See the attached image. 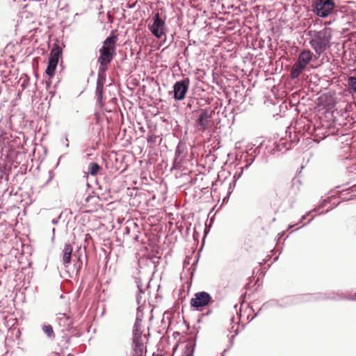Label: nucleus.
I'll return each mask as SVG.
<instances>
[{"label":"nucleus","instance_id":"3","mask_svg":"<svg viewBox=\"0 0 356 356\" xmlns=\"http://www.w3.org/2000/svg\"><path fill=\"white\" fill-rule=\"evenodd\" d=\"M312 11L319 17H327L335 8L334 0H313L312 4Z\"/></svg>","mask_w":356,"mask_h":356},{"label":"nucleus","instance_id":"19","mask_svg":"<svg viewBox=\"0 0 356 356\" xmlns=\"http://www.w3.org/2000/svg\"><path fill=\"white\" fill-rule=\"evenodd\" d=\"M349 92L353 94L356 92V77L350 76L348 79Z\"/></svg>","mask_w":356,"mask_h":356},{"label":"nucleus","instance_id":"11","mask_svg":"<svg viewBox=\"0 0 356 356\" xmlns=\"http://www.w3.org/2000/svg\"><path fill=\"white\" fill-rule=\"evenodd\" d=\"M73 248L70 244H65L63 250L62 260L65 267H67L71 262Z\"/></svg>","mask_w":356,"mask_h":356},{"label":"nucleus","instance_id":"10","mask_svg":"<svg viewBox=\"0 0 356 356\" xmlns=\"http://www.w3.org/2000/svg\"><path fill=\"white\" fill-rule=\"evenodd\" d=\"M313 56L314 54L310 50H303L300 53L297 62L306 67L312 60Z\"/></svg>","mask_w":356,"mask_h":356},{"label":"nucleus","instance_id":"16","mask_svg":"<svg viewBox=\"0 0 356 356\" xmlns=\"http://www.w3.org/2000/svg\"><path fill=\"white\" fill-rule=\"evenodd\" d=\"M61 52H62L61 49H60L59 47H56L54 48L51 51L49 60L55 61L56 63H58L59 57L61 54Z\"/></svg>","mask_w":356,"mask_h":356},{"label":"nucleus","instance_id":"8","mask_svg":"<svg viewBox=\"0 0 356 356\" xmlns=\"http://www.w3.org/2000/svg\"><path fill=\"white\" fill-rule=\"evenodd\" d=\"M210 118L211 115L207 110H201L195 124L197 131L204 132L209 125Z\"/></svg>","mask_w":356,"mask_h":356},{"label":"nucleus","instance_id":"15","mask_svg":"<svg viewBox=\"0 0 356 356\" xmlns=\"http://www.w3.org/2000/svg\"><path fill=\"white\" fill-rule=\"evenodd\" d=\"M195 343L193 341L188 342L184 347V352L181 356H193Z\"/></svg>","mask_w":356,"mask_h":356},{"label":"nucleus","instance_id":"9","mask_svg":"<svg viewBox=\"0 0 356 356\" xmlns=\"http://www.w3.org/2000/svg\"><path fill=\"white\" fill-rule=\"evenodd\" d=\"M56 319L62 332H69L72 329L73 321L66 314H58Z\"/></svg>","mask_w":356,"mask_h":356},{"label":"nucleus","instance_id":"25","mask_svg":"<svg viewBox=\"0 0 356 356\" xmlns=\"http://www.w3.org/2000/svg\"><path fill=\"white\" fill-rule=\"evenodd\" d=\"M352 299L356 300V295H355Z\"/></svg>","mask_w":356,"mask_h":356},{"label":"nucleus","instance_id":"27","mask_svg":"<svg viewBox=\"0 0 356 356\" xmlns=\"http://www.w3.org/2000/svg\"><path fill=\"white\" fill-rule=\"evenodd\" d=\"M52 232H53V233H54V232H55V229L54 228H53Z\"/></svg>","mask_w":356,"mask_h":356},{"label":"nucleus","instance_id":"6","mask_svg":"<svg viewBox=\"0 0 356 356\" xmlns=\"http://www.w3.org/2000/svg\"><path fill=\"white\" fill-rule=\"evenodd\" d=\"M211 296L205 291L197 292L195 294V297L191 300V305L200 310L201 307L208 305L211 302Z\"/></svg>","mask_w":356,"mask_h":356},{"label":"nucleus","instance_id":"26","mask_svg":"<svg viewBox=\"0 0 356 356\" xmlns=\"http://www.w3.org/2000/svg\"><path fill=\"white\" fill-rule=\"evenodd\" d=\"M305 218V216H303L302 217V220H304Z\"/></svg>","mask_w":356,"mask_h":356},{"label":"nucleus","instance_id":"1","mask_svg":"<svg viewBox=\"0 0 356 356\" xmlns=\"http://www.w3.org/2000/svg\"><path fill=\"white\" fill-rule=\"evenodd\" d=\"M117 36L111 35L103 42V45L99 49V56L98 63L100 64L98 70V75L100 77L106 70L105 67L113 60L115 54V43L117 42Z\"/></svg>","mask_w":356,"mask_h":356},{"label":"nucleus","instance_id":"17","mask_svg":"<svg viewBox=\"0 0 356 356\" xmlns=\"http://www.w3.org/2000/svg\"><path fill=\"white\" fill-rule=\"evenodd\" d=\"M42 330L43 332L49 338V339H54L55 334L53 330V327L51 325H44L42 327Z\"/></svg>","mask_w":356,"mask_h":356},{"label":"nucleus","instance_id":"14","mask_svg":"<svg viewBox=\"0 0 356 356\" xmlns=\"http://www.w3.org/2000/svg\"><path fill=\"white\" fill-rule=\"evenodd\" d=\"M104 83V74H102L100 77L98 76V80L97 81L96 86V95L97 96L98 102H102L103 97V88Z\"/></svg>","mask_w":356,"mask_h":356},{"label":"nucleus","instance_id":"24","mask_svg":"<svg viewBox=\"0 0 356 356\" xmlns=\"http://www.w3.org/2000/svg\"><path fill=\"white\" fill-rule=\"evenodd\" d=\"M327 202H328V200H323V203H322L321 206H322V207H325V204H326Z\"/></svg>","mask_w":356,"mask_h":356},{"label":"nucleus","instance_id":"21","mask_svg":"<svg viewBox=\"0 0 356 356\" xmlns=\"http://www.w3.org/2000/svg\"><path fill=\"white\" fill-rule=\"evenodd\" d=\"M143 293L142 290L140 289V293ZM141 302H142V296H141V294H138L137 296V302L138 305H140V304H141Z\"/></svg>","mask_w":356,"mask_h":356},{"label":"nucleus","instance_id":"22","mask_svg":"<svg viewBox=\"0 0 356 356\" xmlns=\"http://www.w3.org/2000/svg\"><path fill=\"white\" fill-rule=\"evenodd\" d=\"M180 154V150H179V146L177 147V149H176V152H175V155L177 157H178Z\"/></svg>","mask_w":356,"mask_h":356},{"label":"nucleus","instance_id":"18","mask_svg":"<svg viewBox=\"0 0 356 356\" xmlns=\"http://www.w3.org/2000/svg\"><path fill=\"white\" fill-rule=\"evenodd\" d=\"M58 63H56L55 61L49 60V64L46 70V73L49 76L52 77L55 74V70L57 67Z\"/></svg>","mask_w":356,"mask_h":356},{"label":"nucleus","instance_id":"4","mask_svg":"<svg viewBox=\"0 0 356 356\" xmlns=\"http://www.w3.org/2000/svg\"><path fill=\"white\" fill-rule=\"evenodd\" d=\"M148 29L157 39H160L165 35L167 30L165 21L161 17L159 13H156L152 17V22L148 24Z\"/></svg>","mask_w":356,"mask_h":356},{"label":"nucleus","instance_id":"2","mask_svg":"<svg viewBox=\"0 0 356 356\" xmlns=\"http://www.w3.org/2000/svg\"><path fill=\"white\" fill-rule=\"evenodd\" d=\"M332 35L329 29L315 32L309 42L316 54L321 56L329 46Z\"/></svg>","mask_w":356,"mask_h":356},{"label":"nucleus","instance_id":"7","mask_svg":"<svg viewBox=\"0 0 356 356\" xmlns=\"http://www.w3.org/2000/svg\"><path fill=\"white\" fill-rule=\"evenodd\" d=\"M145 334L133 335V355L132 356H143L145 349Z\"/></svg>","mask_w":356,"mask_h":356},{"label":"nucleus","instance_id":"5","mask_svg":"<svg viewBox=\"0 0 356 356\" xmlns=\"http://www.w3.org/2000/svg\"><path fill=\"white\" fill-rule=\"evenodd\" d=\"M189 85L190 80L188 78L177 81L173 86L174 99L177 101L183 100L186 97Z\"/></svg>","mask_w":356,"mask_h":356},{"label":"nucleus","instance_id":"20","mask_svg":"<svg viewBox=\"0 0 356 356\" xmlns=\"http://www.w3.org/2000/svg\"><path fill=\"white\" fill-rule=\"evenodd\" d=\"M99 169L100 167L97 163H92L89 167L88 172L92 175H95Z\"/></svg>","mask_w":356,"mask_h":356},{"label":"nucleus","instance_id":"13","mask_svg":"<svg viewBox=\"0 0 356 356\" xmlns=\"http://www.w3.org/2000/svg\"><path fill=\"white\" fill-rule=\"evenodd\" d=\"M140 311V306H139L138 307V314L136 316V322L134 325L133 335H138V334H143V330L141 329L143 316H142V315H140L139 314Z\"/></svg>","mask_w":356,"mask_h":356},{"label":"nucleus","instance_id":"12","mask_svg":"<svg viewBox=\"0 0 356 356\" xmlns=\"http://www.w3.org/2000/svg\"><path fill=\"white\" fill-rule=\"evenodd\" d=\"M305 69L306 67L303 65L296 61L291 67L290 77L292 79H297Z\"/></svg>","mask_w":356,"mask_h":356},{"label":"nucleus","instance_id":"23","mask_svg":"<svg viewBox=\"0 0 356 356\" xmlns=\"http://www.w3.org/2000/svg\"><path fill=\"white\" fill-rule=\"evenodd\" d=\"M58 219H53V220H51V222H52V224H54V225H56V224L58 223Z\"/></svg>","mask_w":356,"mask_h":356}]
</instances>
